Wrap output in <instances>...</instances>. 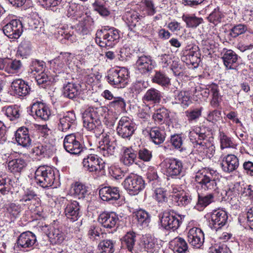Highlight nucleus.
<instances>
[{"label":"nucleus","instance_id":"79ce46f5","mask_svg":"<svg viewBox=\"0 0 253 253\" xmlns=\"http://www.w3.org/2000/svg\"><path fill=\"white\" fill-rule=\"evenodd\" d=\"M190 93L186 91H175L174 92V101L177 104H181L187 107L190 102Z\"/></svg>","mask_w":253,"mask_h":253},{"label":"nucleus","instance_id":"a878e982","mask_svg":"<svg viewBox=\"0 0 253 253\" xmlns=\"http://www.w3.org/2000/svg\"><path fill=\"white\" fill-rule=\"evenodd\" d=\"M11 87L14 93L19 96H25L28 95L30 91V88L25 81L21 79L13 81Z\"/></svg>","mask_w":253,"mask_h":253},{"label":"nucleus","instance_id":"ea45409f","mask_svg":"<svg viewBox=\"0 0 253 253\" xmlns=\"http://www.w3.org/2000/svg\"><path fill=\"white\" fill-rule=\"evenodd\" d=\"M151 141L156 144H160L165 140V134L158 127H152L149 131Z\"/></svg>","mask_w":253,"mask_h":253},{"label":"nucleus","instance_id":"72a5a7b5","mask_svg":"<svg viewBox=\"0 0 253 253\" xmlns=\"http://www.w3.org/2000/svg\"><path fill=\"white\" fill-rule=\"evenodd\" d=\"M238 56L232 50H227L224 53L222 59L224 65L228 69H233V65L237 61Z\"/></svg>","mask_w":253,"mask_h":253},{"label":"nucleus","instance_id":"4c0bfd02","mask_svg":"<svg viewBox=\"0 0 253 253\" xmlns=\"http://www.w3.org/2000/svg\"><path fill=\"white\" fill-rule=\"evenodd\" d=\"M50 242L53 244H61L65 239L64 233L59 228H53L48 234Z\"/></svg>","mask_w":253,"mask_h":253},{"label":"nucleus","instance_id":"a211bd4d","mask_svg":"<svg viewBox=\"0 0 253 253\" xmlns=\"http://www.w3.org/2000/svg\"><path fill=\"white\" fill-rule=\"evenodd\" d=\"M37 241L36 235L31 231H26L21 233L16 241L18 247L23 249L30 248L35 244Z\"/></svg>","mask_w":253,"mask_h":253},{"label":"nucleus","instance_id":"0e129e2a","mask_svg":"<svg viewBox=\"0 0 253 253\" xmlns=\"http://www.w3.org/2000/svg\"><path fill=\"white\" fill-rule=\"evenodd\" d=\"M220 147L221 149L225 148L232 147L234 146L231 138L224 133H221L220 134Z\"/></svg>","mask_w":253,"mask_h":253},{"label":"nucleus","instance_id":"5fc2aeb1","mask_svg":"<svg viewBox=\"0 0 253 253\" xmlns=\"http://www.w3.org/2000/svg\"><path fill=\"white\" fill-rule=\"evenodd\" d=\"M223 16V13L220 10L219 8L217 7L213 10L207 18L211 23L217 25L221 22V19Z\"/></svg>","mask_w":253,"mask_h":253},{"label":"nucleus","instance_id":"338daca9","mask_svg":"<svg viewBox=\"0 0 253 253\" xmlns=\"http://www.w3.org/2000/svg\"><path fill=\"white\" fill-rule=\"evenodd\" d=\"M137 155L139 159L144 162H149L152 157V152L146 148L140 149Z\"/></svg>","mask_w":253,"mask_h":253},{"label":"nucleus","instance_id":"7ed1b4c3","mask_svg":"<svg viewBox=\"0 0 253 253\" xmlns=\"http://www.w3.org/2000/svg\"><path fill=\"white\" fill-rule=\"evenodd\" d=\"M120 37L119 31L117 29L104 27L97 31L95 42L102 47H112L118 42Z\"/></svg>","mask_w":253,"mask_h":253},{"label":"nucleus","instance_id":"0eeeda50","mask_svg":"<svg viewBox=\"0 0 253 253\" xmlns=\"http://www.w3.org/2000/svg\"><path fill=\"white\" fill-rule=\"evenodd\" d=\"M109 84L118 88L125 87L127 84L128 71L125 68L112 70L107 77Z\"/></svg>","mask_w":253,"mask_h":253},{"label":"nucleus","instance_id":"4d7b16f0","mask_svg":"<svg viewBox=\"0 0 253 253\" xmlns=\"http://www.w3.org/2000/svg\"><path fill=\"white\" fill-rule=\"evenodd\" d=\"M7 212L11 218L15 219L18 217L21 212V207L15 203H10L6 206Z\"/></svg>","mask_w":253,"mask_h":253},{"label":"nucleus","instance_id":"412c9836","mask_svg":"<svg viewBox=\"0 0 253 253\" xmlns=\"http://www.w3.org/2000/svg\"><path fill=\"white\" fill-rule=\"evenodd\" d=\"M31 112L42 120L47 121L49 119L51 113L48 107L44 103L37 102L33 104Z\"/></svg>","mask_w":253,"mask_h":253},{"label":"nucleus","instance_id":"20e7f679","mask_svg":"<svg viewBox=\"0 0 253 253\" xmlns=\"http://www.w3.org/2000/svg\"><path fill=\"white\" fill-rule=\"evenodd\" d=\"M189 136L195 147L200 151H203L209 157L213 156L215 152V147L209 141L205 133L193 130L190 132Z\"/></svg>","mask_w":253,"mask_h":253},{"label":"nucleus","instance_id":"c03bdc74","mask_svg":"<svg viewBox=\"0 0 253 253\" xmlns=\"http://www.w3.org/2000/svg\"><path fill=\"white\" fill-rule=\"evenodd\" d=\"M73 190L74 196L78 199H83L88 195L87 187L82 183L76 182Z\"/></svg>","mask_w":253,"mask_h":253},{"label":"nucleus","instance_id":"f03ea898","mask_svg":"<svg viewBox=\"0 0 253 253\" xmlns=\"http://www.w3.org/2000/svg\"><path fill=\"white\" fill-rule=\"evenodd\" d=\"M215 171L209 168H203L196 173L195 176L196 181L199 183L202 189L212 193L218 189V178L213 174Z\"/></svg>","mask_w":253,"mask_h":253},{"label":"nucleus","instance_id":"58836bf2","mask_svg":"<svg viewBox=\"0 0 253 253\" xmlns=\"http://www.w3.org/2000/svg\"><path fill=\"white\" fill-rule=\"evenodd\" d=\"M213 201L214 196L213 193H210L205 196L198 195V200L195 206V208L199 211H202L205 207L213 202Z\"/></svg>","mask_w":253,"mask_h":253},{"label":"nucleus","instance_id":"a18cd8bd","mask_svg":"<svg viewBox=\"0 0 253 253\" xmlns=\"http://www.w3.org/2000/svg\"><path fill=\"white\" fill-rule=\"evenodd\" d=\"M144 245L146 251L151 253H157L160 248L157 239L151 237H146L144 241Z\"/></svg>","mask_w":253,"mask_h":253},{"label":"nucleus","instance_id":"9d476101","mask_svg":"<svg viewBox=\"0 0 253 253\" xmlns=\"http://www.w3.org/2000/svg\"><path fill=\"white\" fill-rule=\"evenodd\" d=\"M23 25L18 19H13L6 24L2 28L4 34L11 39H17L23 32Z\"/></svg>","mask_w":253,"mask_h":253},{"label":"nucleus","instance_id":"680f3d73","mask_svg":"<svg viewBox=\"0 0 253 253\" xmlns=\"http://www.w3.org/2000/svg\"><path fill=\"white\" fill-rule=\"evenodd\" d=\"M155 199L159 203H163L168 201L167 191L164 188H159L155 191Z\"/></svg>","mask_w":253,"mask_h":253},{"label":"nucleus","instance_id":"2eb2a0df","mask_svg":"<svg viewBox=\"0 0 253 253\" xmlns=\"http://www.w3.org/2000/svg\"><path fill=\"white\" fill-rule=\"evenodd\" d=\"M189 243L193 247L199 249L204 242V234L202 230L197 227L191 228L187 233Z\"/></svg>","mask_w":253,"mask_h":253},{"label":"nucleus","instance_id":"9b49d317","mask_svg":"<svg viewBox=\"0 0 253 253\" xmlns=\"http://www.w3.org/2000/svg\"><path fill=\"white\" fill-rule=\"evenodd\" d=\"M227 212L221 210H214L209 217V226L212 229L217 231L225 225L227 221Z\"/></svg>","mask_w":253,"mask_h":253},{"label":"nucleus","instance_id":"f3484780","mask_svg":"<svg viewBox=\"0 0 253 253\" xmlns=\"http://www.w3.org/2000/svg\"><path fill=\"white\" fill-rule=\"evenodd\" d=\"M119 217L114 212H103L98 217V222L105 228L111 229L119 223Z\"/></svg>","mask_w":253,"mask_h":253},{"label":"nucleus","instance_id":"052dcab7","mask_svg":"<svg viewBox=\"0 0 253 253\" xmlns=\"http://www.w3.org/2000/svg\"><path fill=\"white\" fill-rule=\"evenodd\" d=\"M170 141L174 148L178 149L180 151H183V139L180 134H176L171 135Z\"/></svg>","mask_w":253,"mask_h":253},{"label":"nucleus","instance_id":"2f4dec72","mask_svg":"<svg viewBox=\"0 0 253 253\" xmlns=\"http://www.w3.org/2000/svg\"><path fill=\"white\" fill-rule=\"evenodd\" d=\"M137 152L131 148H126L123 151L121 162L126 166H130L136 160Z\"/></svg>","mask_w":253,"mask_h":253},{"label":"nucleus","instance_id":"f704fd0d","mask_svg":"<svg viewBox=\"0 0 253 253\" xmlns=\"http://www.w3.org/2000/svg\"><path fill=\"white\" fill-rule=\"evenodd\" d=\"M133 217L137 220L138 224L142 227H147L150 221V215L144 210L140 209L133 212Z\"/></svg>","mask_w":253,"mask_h":253},{"label":"nucleus","instance_id":"39448f33","mask_svg":"<svg viewBox=\"0 0 253 253\" xmlns=\"http://www.w3.org/2000/svg\"><path fill=\"white\" fill-rule=\"evenodd\" d=\"M36 182L43 188L52 186L55 179L53 169L47 166H40L35 173Z\"/></svg>","mask_w":253,"mask_h":253},{"label":"nucleus","instance_id":"1a4fd4ad","mask_svg":"<svg viewBox=\"0 0 253 253\" xmlns=\"http://www.w3.org/2000/svg\"><path fill=\"white\" fill-rule=\"evenodd\" d=\"M180 219H178L175 215L169 211H165L160 215V223L162 227L167 230L175 231L180 226L182 219L185 215H178Z\"/></svg>","mask_w":253,"mask_h":253},{"label":"nucleus","instance_id":"c756f323","mask_svg":"<svg viewBox=\"0 0 253 253\" xmlns=\"http://www.w3.org/2000/svg\"><path fill=\"white\" fill-rule=\"evenodd\" d=\"M126 18L128 24L129 29L131 31L135 32L140 23L139 21V15L135 11H127L126 13Z\"/></svg>","mask_w":253,"mask_h":253},{"label":"nucleus","instance_id":"de8ad7c7","mask_svg":"<svg viewBox=\"0 0 253 253\" xmlns=\"http://www.w3.org/2000/svg\"><path fill=\"white\" fill-rule=\"evenodd\" d=\"M172 199L180 206H185L191 202V196L186 193H176L172 195Z\"/></svg>","mask_w":253,"mask_h":253},{"label":"nucleus","instance_id":"3c124183","mask_svg":"<svg viewBox=\"0 0 253 253\" xmlns=\"http://www.w3.org/2000/svg\"><path fill=\"white\" fill-rule=\"evenodd\" d=\"M202 107L190 109L185 111V115L189 123L196 122L202 115Z\"/></svg>","mask_w":253,"mask_h":253},{"label":"nucleus","instance_id":"bf43d9fd","mask_svg":"<svg viewBox=\"0 0 253 253\" xmlns=\"http://www.w3.org/2000/svg\"><path fill=\"white\" fill-rule=\"evenodd\" d=\"M247 30V27L244 24H239L234 26L230 30L229 35L233 38H236L245 33Z\"/></svg>","mask_w":253,"mask_h":253},{"label":"nucleus","instance_id":"69168bd1","mask_svg":"<svg viewBox=\"0 0 253 253\" xmlns=\"http://www.w3.org/2000/svg\"><path fill=\"white\" fill-rule=\"evenodd\" d=\"M37 196V194L32 191H27L25 192V194L22 196L20 201L24 203L25 205H28L29 202L34 203L35 201V198Z\"/></svg>","mask_w":253,"mask_h":253},{"label":"nucleus","instance_id":"6e6d98bb","mask_svg":"<svg viewBox=\"0 0 253 253\" xmlns=\"http://www.w3.org/2000/svg\"><path fill=\"white\" fill-rule=\"evenodd\" d=\"M5 115L11 121H13L20 117V110L17 106H9L5 109Z\"/></svg>","mask_w":253,"mask_h":253},{"label":"nucleus","instance_id":"e2e57ef3","mask_svg":"<svg viewBox=\"0 0 253 253\" xmlns=\"http://www.w3.org/2000/svg\"><path fill=\"white\" fill-rule=\"evenodd\" d=\"M62 0H40L41 5L46 9L54 11L56 7L59 5Z\"/></svg>","mask_w":253,"mask_h":253},{"label":"nucleus","instance_id":"393cba45","mask_svg":"<svg viewBox=\"0 0 253 253\" xmlns=\"http://www.w3.org/2000/svg\"><path fill=\"white\" fill-rule=\"evenodd\" d=\"M66 216L72 221H76L80 216V207L76 201L69 202L64 211Z\"/></svg>","mask_w":253,"mask_h":253},{"label":"nucleus","instance_id":"e433bc0d","mask_svg":"<svg viewBox=\"0 0 253 253\" xmlns=\"http://www.w3.org/2000/svg\"><path fill=\"white\" fill-rule=\"evenodd\" d=\"M52 148L53 147L49 144L42 145L39 144L33 148V153L36 155H38L41 158L49 157L52 155Z\"/></svg>","mask_w":253,"mask_h":253},{"label":"nucleus","instance_id":"bb28decb","mask_svg":"<svg viewBox=\"0 0 253 253\" xmlns=\"http://www.w3.org/2000/svg\"><path fill=\"white\" fill-rule=\"evenodd\" d=\"M136 66L138 71L142 74H146L151 71L154 68L153 61L150 56L143 55L138 58Z\"/></svg>","mask_w":253,"mask_h":253},{"label":"nucleus","instance_id":"8fccbe9b","mask_svg":"<svg viewBox=\"0 0 253 253\" xmlns=\"http://www.w3.org/2000/svg\"><path fill=\"white\" fill-rule=\"evenodd\" d=\"M31 44L29 41L24 40L19 44L17 53L23 58H27L31 52Z\"/></svg>","mask_w":253,"mask_h":253},{"label":"nucleus","instance_id":"09e8293b","mask_svg":"<svg viewBox=\"0 0 253 253\" xmlns=\"http://www.w3.org/2000/svg\"><path fill=\"white\" fill-rule=\"evenodd\" d=\"M152 81L153 83L163 86H168L170 84V79L165 74L160 71L156 72Z\"/></svg>","mask_w":253,"mask_h":253},{"label":"nucleus","instance_id":"dca6fc26","mask_svg":"<svg viewBox=\"0 0 253 253\" xmlns=\"http://www.w3.org/2000/svg\"><path fill=\"white\" fill-rule=\"evenodd\" d=\"M181 57V60L187 65H192L194 67L198 66L201 61L200 53L198 46H193L188 51L186 50Z\"/></svg>","mask_w":253,"mask_h":253},{"label":"nucleus","instance_id":"603ef678","mask_svg":"<svg viewBox=\"0 0 253 253\" xmlns=\"http://www.w3.org/2000/svg\"><path fill=\"white\" fill-rule=\"evenodd\" d=\"M35 79L38 84L45 88L46 85H49L52 82V78L46 73L42 72L36 76Z\"/></svg>","mask_w":253,"mask_h":253},{"label":"nucleus","instance_id":"4468645a","mask_svg":"<svg viewBox=\"0 0 253 253\" xmlns=\"http://www.w3.org/2000/svg\"><path fill=\"white\" fill-rule=\"evenodd\" d=\"M84 167L90 172L99 173L103 170L105 163L100 160L97 156L90 155L87 158H84L83 161Z\"/></svg>","mask_w":253,"mask_h":253},{"label":"nucleus","instance_id":"a19ab883","mask_svg":"<svg viewBox=\"0 0 253 253\" xmlns=\"http://www.w3.org/2000/svg\"><path fill=\"white\" fill-rule=\"evenodd\" d=\"M22 67V63L20 60L7 59L5 71L9 74L17 73L21 70Z\"/></svg>","mask_w":253,"mask_h":253},{"label":"nucleus","instance_id":"6ab92c4d","mask_svg":"<svg viewBox=\"0 0 253 253\" xmlns=\"http://www.w3.org/2000/svg\"><path fill=\"white\" fill-rule=\"evenodd\" d=\"M239 166V159L233 154H228L224 157L221 163L222 169L229 173L236 170Z\"/></svg>","mask_w":253,"mask_h":253},{"label":"nucleus","instance_id":"473e14b6","mask_svg":"<svg viewBox=\"0 0 253 253\" xmlns=\"http://www.w3.org/2000/svg\"><path fill=\"white\" fill-rule=\"evenodd\" d=\"M80 87L73 83H68L63 86V95L65 97L73 99L79 94Z\"/></svg>","mask_w":253,"mask_h":253},{"label":"nucleus","instance_id":"ddd939ff","mask_svg":"<svg viewBox=\"0 0 253 253\" xmlns=\"http://www.w3.org/2000/svg\"><path fill=\"white\" fill-rule=\"evenodd\" d=\"M63 145L67 152L71 154H80L83 150V146L74 133L66 135L64 139Z\"/></svg>","mask_w":253,"mask_h":253},{"label":"nucleus","instance_id":"774afa93","mask_svg":"<svg viewBox=\"0 0 253 253\" xmlns=\"http://www.w3.org/2000/svg\"><path fill=\"white\" fill-rule=\"evenodd\" d=\"M43 66L44 62L43 61H40L37 60L32 61L30 65L31 73L35 72L38 73L40 72H42Z\"/></svg>","mask_w":253,"mask_h":253},{"label":"nucleus","instance_id":"cd10ccee","mask_svg":"<svg viewBox=\"0 0 253 253\" xmlns=\"http://www.w3.org/2000/svg\"><path fill=\"white\" fill-rule=\"evenodd\" d=\"M170 246L174 253H187L188 252L187 243L183 238L180 237L171 240Z\"/></svg>","mask_w":253,"mask_h":253},{"label":"nucleus","instance_id":"b1692460","mask_svg":"<svg viewBox=\"0 0 253 253\" xmlns=\"http://www.w3.org/2000/svg\"><path fill=\"white\" fill-rule=\"evenodd\" d=\"M15 137L18 144L24 147H28L31 145L32 139L29 130L27 127L19 128L16 132Z\"/></svg>","mask_w":253,"mask_h":253},{"label":"nucleus","instance_id":"4be33fe9","mask_svg":"<svg viewBox=\"0 0 253 253\" xmlns=\"http://www.w3.org/2000/svg\"><path fill=\"white\" fill-rule=\"evenodd\" d=\"M99 194L104 201H116L120 197L119 188L116 187H104L99 190Z\"/></svg>","mask_w":253,"mask_h":253},{"label":"nucleus","instance_id":"7c9ffc66","mask_svg":"<svg viewBox=\"0 0 253 253\" xmlns=\"http://www.w3.org/2000/svg\"><path fill=\"white\" fill-rule=\"evenodd\" d=\"M169 117V111L165 108H161L155 111L152 119L156 124L162 125L167 122Z\"/></svg>","mask_w":253,"mask_h":253},{"label":"nucleus","instance_id":"864d4df0","mask_svg":"<svg viewBox=\"0 0 253 253\" xmlns=\"http://www.w3.org/2000/svg\"><path fill=\"white\" fill-rule=\"evenodd\" d=\"M182 19L186 22L187 26L190 28H196L203 22L202 18L189 15H183Z\"/></svg>","mask_w":253,"mask_h":253},{"label":"nucleus","instance_id":"f257e3e1","mask_svg":"<svg viewBox=\"0 0 253 253\" xmlns=\"http://www.w3.org/2000/svg\"><path fill=\"white\" fill-rule=\"evenodd\" d=\"M100 118L96 108H88L83 114L84 127L94 133L96 136L100 135L104 131Z\"/></svg>","mask_w":253,"mask_h":253},{"label":"nucleus","instance_id":"c85d7f7f","mask_svg":"<svg viewBox=\"0 0 253 253\" xmlns=\"http://www.w3.org/2000/svg\"><path fill=\"white\" fill-rule=\"evenodd\" d=\"M162 95L161 91L155 88L151 87L148 89L142 97L143 102H152L154 104L159 103L161 101Z\"/></svg>","mask_w":253,"mask_h":253},{"label":"nucleus","instance_id":"13d9d810","mask_svg":"<svg viewBox=\"0 0 253 253\" xmlns=\"http://www.w3.org/2000/svg\"><path fill=\"white\" fill-rule=\"evenodd\" d=\"M109 107L113 108L117 110H124L126 108V102L124 99L121 97H115L114 100L109 103Z\"/></svg>","mask_w":253,"mask_h":253},{"label":"nucleus","instance_id":"6e6552de","mask_svg":"<svg viewBox=\"0 0 253 253\" xmlns=\"http://www.w3.org/2000/svg\"><path fill=\"white\" fill-rule=\"evenodd\" d=\"M162 167L168 176L171 178H180L184 175L182 162L177 159H169L162 163Z\"/></svg>","mask_w":253,"mask_h":253},{"label":"nucleus","instance_id":"f8f14e48","mask_svg":"<svg viewBox=\"0 0 253 253\" xmlns=\"http://www.w3.org/2000/svg\"><path fill=\"white\" fill-rule=\"evenodd\" d=\"M136 129L135 124L127 117H122L117 128L118 135L123 138L129 139Z\"/></svg>","mask_w":253,"mask_h":253},{"label":"nucleus","instance_id":"c9c22d12","mask_svg":"<svg viewBox=\"0 0 253 253\" xmlns=\"http://www.w3.org/2000/svg\"><path fill=\"white\" fill-rule=\"evenodd\" d=\"M27 163L22 158H17L10 161L8 163L9 170L13 173H19L26 167Z\"/></svg>","mask_w":253,"mask_h":253},{"label":"nucleus","instance_id":"aec40b11","mask_svg":"<svg viewBox=\"0 0 253 253\" xmlns=\"http://www.w3.org/2000/svg\"><path fill=\"white\" fill-rule=\"evenodd\" d=\"M102 138L99 142L98 151L104 157H108L112 155L114 153L115 146L113 145V142H111L110 136L107 133L102 134Z\"/></svg>","mask_w":253,"mask_h":253},{"label":"nucleus","instance_id":"423d86ee","mask_svg":"<svg viewBox=\"0 0 253 253\" xmlns=\"http://www.w3.org/2000/svg\"><path fill=\"white\" fill-rule=\"evenodd\" d=\"M122 184L128 193L132 195H137L145 187V182L142 178L133 173L128 175Z\"/></svg>","mask_w":253,"mask_h":253},{"label":"nucleus","instance_id":"37998d69","mask_svg":"<svg viewBox=\"0 0 253 253\" xmlns=\"http://www.w3.org/2000/svg\"><path fill=\"white\" fill-rule=\"evenodd\" d=\"M136 236L134 232H127L122 239V244L131 253H135L134 247L136 241Z\"/></svg>","mask_w":253,"mask_h":253},{"label":"nucleus","instance_id":"5701e85b","mask_svg":"<svg viewBox=\"0 0 253 253\" xmlns=\"http://www.w3.org/2000/svg\"><path fill=\"white\" fill-rule=\"evenodd\" d=\"M76 122V117L74 111L67 112L64 116L59 119L58 129L63 132L67 131Z\"/></svg>","mask_w":253,"mask_h":253},{"label":"nucleus","instance_id":"49530a36","mask_svg":"<svg viewBox=\"0 0 253 253\" xmlns=\"http://www.w3.org/2000/svg\"><path fill=\"white\" fill-rule=\"evenodd\" d=\"M98 250L100 253H113L114 243L111 240H102L98 244Z\"/></svg>","mask_w":253,"mask_h":253}]
</instances>
